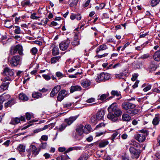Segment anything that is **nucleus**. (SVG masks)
<instances>
[{
	"instance_id": "f704fd0d",
	"label": "nucleus",
	"mask_w": 160,
	"mask_h": 160,
	"mask_svg": "<svg viewBox=\"0 0 160 160\" xmlns=\"http://www.w3.org/2000/svg\"><path fill=\"white\" fill-rule=\"evenodd\" d=\"M160 2V0H151L150 4L152 7H154L158 5Z\"/></svg>"
},
{
	"instance_id": "f257e3e1",
	"label": "nucleus",
	"mask_w": 160,
	"mask_h": 160,
	"mask_svg": "<svg viewBox=\"0 0 160 160\" xmlns=\"http://www.w3.org/2000/svg\"><path fill=\"white\" fill-rule=\"evenodd\" d=\"M13 74L14 72L13 70L10 68L6 67L4 68L3 72V75L6 77L1 79L2 82L0 86V92H2L8 89L10 84L9 81H12L13 79Z\"/></svg>"
},
{
	"instance_id": "393cba45",
	"label": "nucleus",
	"mask_w": 160,
	"mask_h": 160,
	"mask_svg": "<svg viewBox=\"0 0 160 160\" xmlns=\"http://www.w3.org/2000/svg\"><path fill=\"white\" fill-rule=\"evenodd\" d=\"M31 5L30 0H24L21 2V5L23 7H25L27 6H30Z\"/></svg>"
},
{
	"instance_id": "0e129e2a",
	"label": "nucleus",
	"mask_w": 160,
	"mask_h": 160,
	"mask_svg": "<svg viewBox=\"0 0 160 160\" xmlns=\"http://www.w3.org/2000/svg\"><path fill=\"white\" fill-rule=\"evenodd\" d=\"M76 18L78 20H80L81 19L82 16L80 14L78 13L76 14Z\"/></svg>"
},
{
	"instance_id": "680f3d73",
	"label": "nucleus",
	"mask_w": 160,
	"mask_h": 160,
	"mask_svg": "<svg viewBox=\"0 0 160 160\" xmlns=\"http://www.w3.org/2000/svg\"><path fill=\"white\" fill-rule=\"evenodd\" d=\"M152 91L153 92H156L158 93H160V90L156 88H153Z\"/></svg>"
},
{
	"instance_id": "4be33fe9",
	"label": "nucleus",
	"mask_w": 160,
	"mask_h": 160,
	"mask_svg": "<svg viewBox=\"0 0 160 160\" xmlns=\"http://www.w3.org/2000/svg\"><path fill=\"white\" fill-rule=\"evenodd\" d=\"M79 44V40L78 38V36L76 35L74 37L73 40L71 42V44L74 47H75L78 45Z\"/></svg>"
},
{
	"instance_id": "7c9ffc66",
	"label": "nucleus",
	"mask_w": 160,
	"mask_h": 160,
	"mask_svg": "<svg viewBox=\"0 0 160 160\" xmlns=\"http://www.w3.org/2000/svg\"><path fill=\"white\" fill-rule=\"evenodd\" d=\"M109 95L108 93H107L106 94H102L101 95H99L98 96V99L99 100L102 101L105 99Z\"/></svg>"
},
{
	"instance_id": "20e7f679",
	"label": "nucleus",
	"mask_w": 160,
	"mask_h": 160,
	"mask_svg": "<svg viewBox=\"0 0 160 160\" xmlns=\"http://www.w3.org/2000/svg\"><path fill=\"white\" fill-rule=\"evenodd\" d=\"M17 52L21 56L23 54L22 47L20 44L12 46L10 48L9 54L12 55L15 54Z\"/></svg>"
},
{
	"instance_id": "cd10ccee",
	"label": "nucleus",
	"mask_w": 160,
	"mask_h": 160,
	"mask_svg": "<svg viewBox=\"0 0 160 160\" xmlns=\"http://www.w3.org/2000/svg\"><path fill=\"white\" fill-rule=\"evenodd\" d=\"M84 132L86 134H88L91 132L92 128L90 125H86L84 127Z\"/></svg>"
},
{
	"instance_id": "6ab92c4d",
	"label": "nucleus",
	"mask_w": 160,
	"mask_h": 160,
	"mask_svg": "<svg viewBox=\"0 0 160 160\" xmlns=\"http://www.w3.org/2000/svg\"><path fill=\"white\" fill-rule=\"evenodd\" d=\"M153 58L156 61H160V49L155 52L153 56Z\"/></svg>"
},
{
	"instance_id": "f8f14e48",
	"label": "nucleus",
	"mask_w": 160,
	"mask_h": 160,
	"mask_svg": "<svg viewBox=\"0 0 160 160\" xmlns=\"http://www.w3.org/2000/svg\"><path fill=\"white\" fill-rule=\"evenodd\" d=\"M84 126L82 124L78 125L76 129V133L77 134L81 136L84 132Z\"/></svg>"
},
{
	"instance_id": "7ed1b4c3",
	"label": "nucleus",
	"mask_w": 160,
	"mask_h": 160,
	"mask_svg": "<svg viewBox=\"0 0 160 160\" xmlns=\"http://www.w3.org/2000/svg\"><path fill=\"white\" fill-rule=\"evenodd\" d=\"M109 113H113L117 116H121L122 114L121 110L119 108L116 103H114L108 108Z\"/></svg>"
},
{
	"instance_id": "49530a36",
	"label": "nucleus",
	"mask_w": 160,
	"mask_h": 160,
	"mask_svg": "<svg viewBox=\"0 0 160 160\" xmlns=\"http://www.w3.org/2000/svg\"><path fill=\"white\" fill-rule=\"evenodd\" d=\"M36 15V13H33L31 15L30 18L33 19H37L39 18V17H37Z\"/></svg>"
},
{
	"instance_id": "c9c22d12",
	"label": "nucleus",
	"mask_w": 160,
	"mask_h": 160,
	"mask_svg": "<svg viewBox=\"0 0 160 160\" xmlns=\"http://www.w3.org/2000/svg\"><path fill=\"white\" fill-rule=\"evenodd\" d=\"M127 74V73L125 72H123L120 73L119 74H117L115 75L116 78L118 79L123 78H122L124 76H125Z\"/></svg>"
},
{
	"instance_id": "ea45409f",
	"label": "nucleus",
	"mask_w": 160,
	"mask_h": 160,
	"mask_svg": "<svg viewBox=\"0 0 160 160\" xmlns=\"http://www.w3.org/2000/svg\"><path fill=\"white\" fill-rule=\"evenodd\" d=\"M78 0H73L69 4L70 7H75L77 5Z\"/></svg>"
},
{
	"instance_id": "c85d7f7f",
	"label": "nucleus",
	"mask_w": 160,
	"mask_h": 160,
	"mask_svg": "<svg viewBox=\"0 0 160 160\" xmlns=\"http://www.w3.org/2000/svg\"><path fill=\"white\" fill-rule=\"evenodd\" d=\"M59 49L56 46H54L52 50V54L54 56H56L59 54Z\"/></svg>"
},
{
	"instance_id": "f3484780",
	"label": "nucleus",
	"mask_w": 160,
	"mask_h": 160,
	"mask_svg": "<svg viewBox=\"0 0 160 160\" xmlns=\"http://www.w3.org/2000/svg\"><path fill=\"white\" fill-rule=\"evenodd\" d=\"M104 114V110L102 109L100 110L97 114L96 116L98 120L102 119L103 118Z\"/></svg>"
},
{
	"instance_id": "bb28decb",
	"label": "nucleus",
	"mask_w": 160,
	"mask_h": 160,
	"mask_svg": "<svg viewBox=\"0 0 160 160\" xmlns=\"http://www.w3.org/2000/svg\"><path fill=\"white\" fill-rule=\"evenodd\" d=\"M20 122V119L19 118L16 117L13 118L12 119L10 124H11L15 125L18 123Z\"/></svg>"
},
{
	"instance_id": "58836bf2",
	"label": "nucleus",
	"mask_w": 160,
	"mask_h": 160,
	"mask_svg": "<svg viewBox=\"0 0 160 160\" xmlns=\"http://www.w3.org/2000/svg\"><path fill=\"white\" fill-rule=\"evenodd\" d=\"M157 68V66L153 64H151L149 67L150 71H155Z\"/></svg>"
},
{
	"instance_id": "a19ab883",
	"label": "nucleus",
	"mask_w": 160,
	"mask_h": 160,
	"mask_svg": "<svg viewBox=\"0 0 160 160\" xmlns=\"http://www.w3.org/2000/svg\"><path fill=\"white\" fill-rule=\"evenodd\" d=\"M81 148L78 146H74L69 148L67 150H78L81 149Z\"/></svg>"
},
{
	"instance_id": "de8ad7c7",
	"label": "nucleus",
	"mask_w": 160,
	"mask_h": 160,
	"mask_svg": "<svg viewBox=\"0 0 160 160\" xmlns=\"http://www.w3.org/2000/svg\"><path fill=\"white\" fill-rule=\"evenodd\" d=\"M37 51L38 50L37 48L35 47L32 48L31 50V52L33 55L36 54L37 53Z\"/></svg>"
},
{
	"instance_id": "ddd939ff",
	"label": "nucleus",
	"mask_w": 160,
	"mask_h": 160,
	"mask_svg": "<svg viewBox=\"0 0 160 160\" xmlns=\"http://www.w3.org/2000/svg\"><path fill=\"white\" fill-rule=\"evenodd\" d=\"M78 117V116H77L70 117L68 118L65 119V121L68 125H70L77 119Z\"/></svg>"
},
{
	"instance_id": "412c9836",
	"label": "nucleus",
	"mask_w": 160,
	"mask_h": 160,
	"mask_svg": "<svg viewBox=\"0 0 160 160\" xmlns=\"http://www.w3.org/2000/svg\"><path fill=\"white\" fill-rule=\"evenodd\" d=\"M32 97L36 99L41 98L42 97V94L38 92H34L32 94Z\"/></svg>"
},
{
	"instance_id": "a878e982",
	"label": "nucleus",
	"mask_w": 160,
	"mask_h": 160,
	"mask_svg": "<svg viewBox=\"0 0 160 160\" xmlns=\"http://www.w3.org/2000/svg\"><path fill=\"white\" fill-rule=\"evenodd\" d=\"M130 116L128 114L124 113L122 116V119L123 121L128 122L131 120Z\"/></svg>"
},
{
	"instance_id": "338daca9",
	"label": "nucleus",
	"mask_w": 160,
	"mask_h": 160,
	"mask_svg": "<svg viewBox=\"0 0 160 160\" xmlns=\"http://www.w3.org/2000/svg\"><path fill=\"white\" fill-rule=\"evenodd\" d=\"M108 54V53H105L102 55H98L97 57L98 58H102L105 57V56H107Z\"/></svg>"
},
{
	"instance_id": "423d86ee",
	"label": "nucleus",
	"mask_w": 160,
	"mask_h": 160,
	"mask_svg": "<svg viewBox=\"0 0 160 160\" xmlns=\"http://www.w3.org/2000/svg\"><path fill=\"white\" fill-rule=\"evenodd\" d=\"M22 58L19 55L13 56L9 60V63L11 67H16L20 64Z\"/></svg>"
},
{
	"instance_id": "3c124183",
	"label": "nucleus",
	"mask_w": 160,
	"mask_h": 160,
	"mask_svg": "<svg viewBox=\"0 0 160 160\" xmlns=\"http://www.w3.org/2000/svg\"><path fill=\"white\" fill-rule=\"evenodd\" d=\"M43 156L45 158L47 159L50 158L52 156V155L46 152L43 154Z\"/></svg>"
},
{
	"instance_id": "aec40b11",
	"label": "nucleus",
	"mask_w": 160,
	"mask_h": 160,
	"mask_svg": "<svg viewBox=\"0 0 160 160\" xmlns=\"http://www.w3.org/2000/svg\"><path fill=\"white\" fill-rule=\"evenodd\" d=\"M140 151H130L132 158H138L140 155Z\"/></svg>"
},
{
	"instance_id": "9b49d317",
	"label": "nucleus",
	"mask_w": 160,
	"mask_h": 160,
	"mask_svg": "<svg viewBox=\"0 0 160 160\" xmlns=\"http://www.w3.org/2000/svg\"><path fill=\"white\" fill-rule=\"evenodd\" d=\"M90 155L91 153H89L88 152H84L77 160H87Z\"/></svg>"
},
{
	"instance_id": "79ce46f5",
	"label": "nucleus",
	"mask_w": 160,
	"mask_h": 160,
	"mask_svg": "<svg viewBox=\"0 0 160 160\" xmlns=\"http://www.w3.org/2000/svg\"><path fill=\"white\" fill-rule=\"evenodd\" d=\"M47 146V143L46 142H42L40 145L39 148L40 149H45Z\"/></svg>"
},
{
	"instance_id": "13d9d810",
	"label": "nucleus",
	"mask_w": 160,
	"mask_h": 160,
	"mask_svg": "<svg viewBox=\"0 0 160 160\" xmlns=\"http://www.w3.org/2000/svg\"><path fill=\"white\" fill-rule=\"evenodd\" d=\"M138 77V74L137 73H134L132 75V77L131 78L132 81H134L136 80Z\"/></svg>"
},
{
	"instance_id": "39448f33",
	"label": "nucleus",
	"mask_w": 160,
	"mask_h": 160,
	"mask_svg": "<svg viewBox=\"0 0 160 160\" xmlns=\"http://www.w3.org/2000/svg\"><path fill=\"white\" fill-rule=\"evenodd\" d=\"M110 75L107 73L102 72L98 74L95 78L96 81L99 83L102 82H105L108 80L110 78Z\"/></svg>"
},
{
	"instance_id": "2f4dec72",
	"label": "nucleus",
	"mask_w": 160,
	"mask_h": 160,
	"mask_svg": "<svg viewBox=\"0 0 160 160\" xmlns=\"http://www.w3.org/2000/svg\"><path fill=\"white\" fill-rule=\"evenodd\" d=\"M108 141L106 140H105L101 141L99 143L98 146L100 148H103L105 147L107 145H108Z\"/></svg>"
},
{
	"instance_id": "4c0bfd02",
	"label": "nucleus",
	"mask_w": 160,
	"mask_h": 160,
	"mask_svg": "<svg viewBox=\"0 0 160 160\" xmlns=\"http://www.w3.org/2000/svg\"><path fill=\"white\" fill-rule=\"evenodd\" d=\"M67 126V125L65 123H62L58 128L57 130L58 132H62L64 130Z\"/></svg>"
},
{
	"instance_id": "09e8293b",
	"label": "nucleus",
	"mask_w": 160,
	"mask_h": 160,
	"mask_svg": "<svg viewBox=\"0 0 160 160\" xmlns=\"http://www.w3.org/2000/svg\"><path fill=\"white\" fill-rule=\"evenodd\" d=\"M145 46L144 44H143L141 46H138L135 48V49L138 51H140L142 50L144 47Z\"/></svg>"
},
{
	"instance_id": "1a4fd4ad",
	"label": "nucleus",
	"mask_w": 160,
	"mask_h": 160,
	"mask_svg": "<svg viewBox=\"0 0 160 160\" xmlns=\"http://www.w3.org/2000/svg\"><path fill=\"white\" fill-rule=\"evenodd\" d=\"M68 92L65 90H62L59 92L57 97V100L59 102H61L65 97Z\"/></svg>"
},
{
	"instance_id": "4d7b16f0",
	"label": "nucleus",
	"mask_w": 160,
	"mask_h": 160,
	"mask_svg": "<svg viewBox=\"0 0 160 160\" xmlns=\"http://www.w3.org/2000/svg\"><path fill=\"white\" fill-rule=\"evenodd\" d=\"M25 147L24 146L20 144L18 147V150H25Z\"/></svg>"
},
{
	"instance_id": "72a5a7b5",
	"label": "nucleus",
	"mask_w": 160,
	"mask_h": 160,
	"mask_svg": "<svg viewBox=\"0 0 160 160\" xmlns=\"http://www.w3.org/2000/svg\"><path fill=\"white\" fill-rule=\"evenodd\" d=\"M111 94L112 95L116 96L117 97H119L118 98V100L119 99L121 98V93L120 92H118L117 91L113 90L111 92Z\"/></svg>"
},
{
	"instance_id": "4468645a",
	"label": "nucleus",
	"mask_w": 160,
	"mask_h": 160,
	"mask_svg": "<svg viewBox=\"0 0 160 160\" xmlns=\"http://www.w3.org/2000/svg\"><path fill=\"white\" fill-rule=\"evenodd\" d=\"M120 116H117L114 113H109L107 115L108 118L113 122H115L118 119V117Z\"/></svg>"
},
{
	"instance_id": "9d476101",
	"label": "nucleus",
	"mask_w": 160,
	"mask_h": 160,
	"mask_svg": "<svg viewBox=\"0 0 160 160\" xmlns=\"http://www.w3.org/2000/svg\"><path fill=\"white\" fill-rule=\"evenodd\" d=\"M61 88V87L59 85H57L54 87L50 93V97H51L53 98L55 96L56 94L60 90Z\"/></svg>"
},
{
	"instance_id": "5fc2aeb1",
	"label": "nucleus",
	"mask_w": 160,
	"mask_h": 160,
	"mask_svg": "<svg viewBox=\"0 0 160 160\" xmlns=\"http://www.w3.org/2000/svg\"><path fill=\"white\" fill-rule=\"evenodd\" d=\"M56 74V76L58 78H61L63 77V75L60 72H57Z\"/></svg>"
},
{
	"instance_id": "f03ea898",
	"label": "nucleus",
	"mask_w": 160,
	"mask_h": 160,
	"mask_svg": "<svg viewBox=\"0 0 160 160\" xmlns=\"http://www.w3.org/2000/svg\"><path fill=\"white\" fill-rule=\"evenodd\" d=\"M121 106L122 109L131 116L136 115L139 111V109L136 108L135 104L128 102H122Z\"/></svg>"
},
{
	"instance_id": "473e14b6",
	"label": "nucleus",
	"mask_w": 160,
	"mask_h": 160,
	"mask_svg": "<svg viewBox=\"0 0 160 160\" xmlns=\"http://www.w3.org/2000/svg\"><path fill=\"white\" fill-rule=\"evenodd\" d=\"M118 137L120 138V134H119V133L117 131L115 132H114L112 135L110 137V139L112 140V142H114L115 139L116 137L118 136Z\"/></svg>"
},
{
	"instance_id": "0eeeda50",
	"label": "nucleus",
	"mask_w": 160,
	"mask_h": 160,
	"mask_svg": "<svg viewBox=\"0 0 160 160\" xmlns=\"http://www.w3.org/2000/svg\"><path fill=\"white\" fill-rule=\"evenodd\" d=\"M141 133L137 135V138L138 141L140 142H143L145 140L146 137L148 135V132L146 129H142L140 131Z\"/></svg>"
},
{
	"instance_id": "a18cd8bd",
	"label": "nucleus",
	"mask_w": 160,
	"mask_h": 160,
	"mask_svg": "<svg viewBox=\"0 0 160 160\" xmlns=\"http://www.w3.org/2000/svg\"><path fill=\"white\" fill-rule=\"evenodd\" d=\"M29 151L28 153H29L30 152L32 153V156H35L37 155L38 154V153H39V151L33 150V151Z\"/></svg>"
},
{
	"instance_id": "8fccbe9b",
	"label": "nucleus",
	"mask_w": 160,
	"mask_h": 160,
	"mask_svg": "<svg viewBox=\"0 0 160 160\" xmlns=\"http://www.w3.org/2000/svg\"><path fill=\"white\" fill-rule=\"evenodd\" d=\"M96 117L95 116H93L91 118V121L92 123H96L97 122Z\"/></svg>"
},
{
	"instance_id": "603ef678",
	"label": "nucleus",
	"mask_w": 160,
	"mask_h": 160,
	"mask_svg": "<svg viewBox=\"0 0 160 160\" xmlns=\"http://www.w3.org/2000/svg\"><path fill=\"white\" fill-rule=\"evenodd\" d=\"M14 33L16 34H19L21 33L22 31L20 28H16L14 30Z\"/></svg>"
},
{
	"instance_id": "dca6fc26",
	"label": "nucleus",
	"mask_w": 160,
	"mask_h": 160,
	"mask_svg": "<svg viewBox=\"0 0 160 160\" xmlns=\"http://www.w3.org/2000/svg\"><path fill=\"white\" fill-rule=\"evenodd\" d=\"M82 89V87L78 85L72 86L70 88V92L71 93H72L75 91H80Z\"/></svg>"
},
{
	"instance_id": "e2e57ef3",
	"label": "nucleus",
	"mask_w": 160,
	"mask_h": 160,
	"mask_svg": "<svg viewBox=\"0 0 160 160\" xmlns=\"http://www.w3.org/2000/svg\"><path fill=\"white\" fill-rule=\"evenodd\" d=\"M90 2V0H88L85 3V4L83 5V8H86L88 7Z\"/></svg>"
},
{
	"instance_id": "864d4df0",
	"label": "nucleus",
	"mask_w": 160,
	"mask_h": 160,
	"mask_svg": "<svg viewBox=\"0 0 160 160\" xmlns=\"http://www.w3.org/2000/svg\"><path fill=\"white\" fill-rule=\"evenodd\" d=\"M106 124H105L103 122H101L99 124H98L96 126V128H99L102 127H104Z\"/></svg>"
},
{
	"instance_id": "69168bd1",
	"label": "nucleus",
	"mask_w": 160,
	"mask_h": 160,
	"mask_svg": "<svg viewBox=\"0 0 160 160\" xmlns=\"http://www.w3.org/2000/svg\"><path fill=\"white\" fill-rule=\"evenodd\" d=\"M72 103L71 102H69L65 104L64 105V108H70L72 105Z\"/></svg>"
},
{
	"instance_id": "774afa93",
	"label": "nucleus",
	"mask_w": 160,
	"mask_h": 160,
	"mask_svg": "<svg viewBox=\"0 0 160 160\" xmlns=\"http://www.w3.org/2000/svg\"><path fill=\"white\" fill-rule=\"evenodd\" d=\"M76 14L72 13L70 16V18L72 20H74L76 18Z\"/></svg>"
},
{
	"instance_id": "e433bc0d",
	"label": "nucleus",
	"mask_w": 160,
	"mask_h": 160,
	"mask_svg": "<svg viewBox=\"0 0 160 160\" xmlns=\"http://www.w3.org/2000/svg\"><path fill=\"white\" fill-rule=\"evenodd\" d=\"M160 121L159 118L158 117H155L153 120L152 123L154 125H158Z\"/></svg>"
},
{
	"instance_id": "37998d69",
	"label": "nucleus",
	"mask_w": 160,
	"mask_h": 160,
	"mask_svg": "<svg viewBox=\"0 0 160 160\" xmlns=\"http://www.w3.org/2000/svg\"><path fill=\"white\" fill-rule=\"evenodd\" d=\"M3 94L2 95V100H3V102L7 100L10 98V96L9 94H7L5 95H3Z\"/></svg>"
},
{
	"instance_id": "b1692460",
	"label": "nucleus",
	"mask_w": 160,
	"mask_h": 160,
	"mask_svg": "<svg viewBox=\"0 0 160 160\" xmlns=\"http://www.w3.org/2000/svg\"><path fill=\"white\" fill-rule=\"evenodd\" d=\"M19 98L20 99L23 101H27L28 99V96L23 93H21L19 94Z\"/></svg>"
},
{
	"instance_id": "a211bd4d",
	"label": "nucleus",
	"mask_w": 160,
	"mask_h": 160,
	"mask_svg": "<svg viewBox=\"0 0 160 160\" xmlns=\"http://www.w3.org/2000/svg\"><path fill=\"white\" fill-rule=\"evenodd\" d=\"M108 49V47L105 44H103L100 45L98 47L96 51V53L98 54L100 51L105 50Z\"/></svg>"
},
{
	"instance_id": "6e6552de",
	"label": "nucleus",
	"mask_w": 160,
	"mask_h": 160,
	"mask_svg": "<svg viewBox=\"0 0 160 160\" xmlns=\"http://www.w3.org/2000/svg\"><path fill=\"white\" fill-rule=\"evenodd\" d=\"M70 43V41L68 38L62 41L59 44V46L60 49L62 51L66 50L68 47Z\"/></svg>"
},
{
	"instance_id": "2eb2a0df",
	"label": "nucleus",
	"mask_w": 160,
	"mask_h": 160,
	"mask_svg": "<svg viewBox=\"0 0 160 160\" xmlns=\"http://www.w3.org/2000/svg\"><path fill=\"white\" fill-rule=\"evenodd\" d=\"M80 83L84 88H87L91 85L90 81L88 79H84L80 82Z\"/></svg>"
},
{
	"instance_id": "5701e85b",
	"label": "nucleus",
	"mask_w": 160,
	"mask_h": 160,
	"mask_svg": "<svg viewBox=\"0 0 160 160\" xmlns=\"http://www.w3.org/2000/svg\"><path fill=\"white\" fill-rule=\"evenodd\" d=\"M61 57L60 56L53 57L51 58L50 62L52 64H55L59 61Z\"/></svg>"
},
{
	"instance_id": "052dcab7",
	"label": "nucleus",
	"mask_w": 160,
	"mask_h": 160,
	"mask_svg": "<svg viewBox=\"0 0 160 160\" xmlns=\"http://www.w3.org/2000/svg\"><path fill=\"white\" fill-rule=\"evenodd\" d=\"M42 77L47 80H48L51 78L50 77L46 74H43L42 75Z\"/></svg>"
},
{
	"instance_id": "c756f323",
	"label": "nucleus",
	"mask_w": 160,
	"mask_h": 160,
	"mask_svg": "<svg viewBox=\"0 0 160 160\" xmlns=\"http://www.w3.org/2000/svg\"><path fill=\"white\" fill-rule=\"evenodd\" d=\"M15 103V102L14 99L12 98L5 104V106L6 107H10Z\"/></svg>"
},
{
	"instance_id": "c03bdc74",
	"label": "nucleus",
	"mask_w": 160,
	"mask_h": 160,
	"mask_svg": "<svg viewBox=\"0 0 160 160\" xmlns=\"http://www.w3.org/2000/svg\"><path fill=\"white\" fill-rule=\"evenodd\" d=\"M152 87V86L151 85H148L143 88V90L145 92H147L150 90L151 89Z\"/></svg>"
},
{
	"instance_id": "bf43d9fd",
	"label": "nucleus",
	"mask_w": 160,
	"mask_h": 160,
	"mask_svg": "<svg viewBox=\"0 0 160 160\" xmlns=\"http://www.w3.org/2000/svg\"><path fill=\"white\" fill-rule=\"evenodd\" d=\"M95 99L94 98H89L86 101V102H87V103L92 102H94L95 101Z\"/></svg>"
},
{
	"instance_id": "6e6d98bb",
	"label": "nucleus",
	"mask_w": 160,
	"mask_h": 160,
	"mask_svg": "<svg viewBox=\"0 0 160 160\" xmlns=\"http://www.w3.org/2000/svg\"><path fill=\"white\" fill-rule=\"evenodd\" d=\"M26 117L28 120L30 119L31 117V114L29 112H27L26 113Z\"/></svg>"
}]
</instances>
